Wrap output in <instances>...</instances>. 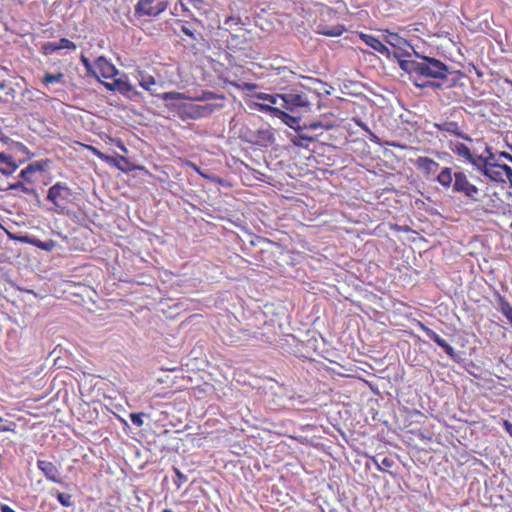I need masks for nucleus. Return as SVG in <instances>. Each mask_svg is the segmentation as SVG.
Segmentation results:
<instances>
[{"label":"nucleus","mask_w":512,"mask_h":512,"mask_svg":"<svg viewBox=\"0 0 512 512\" xmlns=\"http://www.w3.org/2000/svg\"><path fill=\"white\" fill-rule=\"evenodd\" d=\"M436 181L445 189L452 188L453 193L464 195L471 201H478L480 190L470 183L462 171L453 172L452 168L444 167L436 177Z\"/></svg>","instance_id":"obj_1"},{"label":"nucleus","mask_w":512,"mask_h":512,"mask_svg":"<svg viewBox=\"0 0 512 512\" xmlns=\"http://www.w3.org/2000/svg\"><path fill=\"white\" fill-rule=\"evenodd\" d=\"M485 152L488 156H475L474 163H472V165L491 181L503 182L502 173L500 171L493 170V168H500L502 164L496 161L495 154L492 152V148L490 146L485 148Z\"/></svg>","instance_id":"obj_2"},{"label":"nucleus","mask_w":512,"mask_h":512,"mask_svg":"<svg viewBox=\"0 0 512 512\" xmlns=\"http://www.w3.org/2000/svg\"><path fill=\"white\" fill-rule=\"evenodd\" d=\"M72 189L66 183L57 182L48 189L47 200L52 202V211L59 214H67L66 204L71 201Z\"/></svg>","instance_id":"obj_3"},{"label":"nucleus","mask_w":512,"mask_h":512,"mask_svg":"<svg viewBox=\"0 0 512 512\" xmlns=\"http://www.w3.org/2000/svg\"><path fill=\"white\" fill-rule=\"evenodd\" d=\"M416 57L420 58L421 68L418 75L419 81L421 78H432L438 79L445 78L449 74V67L442 61L428 56H421L419 53L414 51Z\"/></svg>","instance_id":"obj_4"},{"label":"nucleus","mask_w":512,"mask_h":512,"mask_svg":"<svg viewBox=\"0 0 512 512\" xmlns=\"http://www.w3.org/2000/svg\"><path fill=\"white\" fill-rule=\"evenodd\" d=\"M169 0H138L134 7L136 17L155 18L162 14L168 7Z\"/></svg>","instance_id":"obj_5"},{"label":"nucleus","mask_w":512,"mask_h":512,"mask_svg":"<svg viewBox=\"0 0 512 512\" xmlns=\"http://www.w3.org/2000/svg\"><path fill=\"white\" fill-rule=\"evenodd\" d=\"M214 111V105L204 104L198 105L190 102H184L182 107H179L178 117L183 121L196 120L210 116Z\"/></svg>","instance_id":"obj_6"},{"label":"nucleus","mask_w":512,"mask_h":512,"mask_svg":"<svg viewBox=\"0 0 512 512\" xmlns=\"http://www.w3.org/2000/svg\"><path fill=\"white\" fill-rule=\"evenodd\" d=\"M279 99L283 102L281 106L290 112H294L296 108L307 107L310 105V101L307 96L296 89L280 94Z\"/></svg>","instance_id":"obj_7"},{"label":"nucleus","mask_w":512,"mask_h":512,"mask_svg":"<svg viewBox=\"0 0 512 512\" xmlns=\"http://www.w3.org/2000/svg\"><path fill=\"white\" fill-rule=\"evenodd\" d=\"M393 56L397 59L400 68L411 76L413 82L415 80L419 81L418 75L421 68V61L403 59L402 57L411 56V53L408 51L395 52Z\"/></svg>","instance_id":"obj_8"},{"label":"nucleus","mask_w":512,"mask_h":512,"mask_svg":"<svg viewBox=\"0 0 512 512\" xmlns=\"http://www.w3.org/2000/svg\"><path fill=\"white\" fill-rule=\"evenodd\" d=\"M201 25V21L193 18V21L177 20L176 25L180 27L182 33H184L191 40L192 47H195L196 43H206L203 34L195 28V25Z\"/></svg>","instance_id":"obj_9"},{"label":"nucleus","mask_w":512,"mask_h":512,"mask_svg":"<svg viewBox=\"0 0 512 512\" xmlns=\"http://www.w3.org/2000/svg\"><path fill=\"white\" fill-rule=\"evenodd\" d=\"M254 138H244L247 143L252 145L268 147L275 143L276 138L272 128H261L253 132Z\"/></svg>","instance_id":"obj_10"},{"label":"nucleus","mask_w":512,"mask_h":512,"mask_svg":"<svg viewBox=\"0 0 512 512\" xmlns=\"http://www.w3.org/2000/svg\"><path fill=\"white\" fill-rule=\"evenodd\" d=\"M9 238L13 239L15 241L21 242V243L33 245V246H35L41 250L47 251V252L52 251L57 245V242L52 239H50L48 241H41L40 239L32 237L28 234H25V235L9 234Z\"/></svg>","instance_id":"obj_11"},{"label":"nucleus","mask_w":512,"mask_h":512,"mask_svg":"<svg viewBox=\"0 0 512 512\" xmlns=\"http://www.w3.org/2000/svg\"><path fill=\"white\" fill-rule=\"evenodd\" d=\"M113 88L115 91L126 96L130 100L137 101L142 96L141 92L134 89L131 83L127 80L126 76L116 78L112 81Z\"/></svg>","instance_id":"obj_12"},{"label":"nucleus","mask_w":512,"mask_h":512,"mask_svg":"<svg viewBox=\"0 0 512 512\" xmlns=\"http://www.w3.org/2000/svg\"><path fill=\"white\" fill-rule=\"evenodd\" d=\"M160 98L166 102V107L169 111L175 113L177 116L179 115V107H182L183 100L186 99L184 93L171 91L165 92L160 95Z\"/></svg>","instance_id":"obj_13"},{"label":"nucleus","mask_w":512,"mask_h":512,"mask_svg":"<svg viewBox=\"0 0 512 512\" xmlns=\"http://www.w3.org/2000/svg\"><path fill=\"white\" fill-rule=\"evenodd\" d=\"M37 467L44 474L47 480L59 484L63 483L59 469L52 462L47 460H38Z\"/></svg>","instance_id":"obj_14"},{"label":"nucleus","mask_w":512,"mask_h":512,"mask_svg":"<svg viewBox=\"0 0 512 512\" xmlns=\"http://www.w3.org/2000/svg\"><path fill=\"white\" fill-rule=\"evenodd\" d=\"M250 244L256 248H258V253L261 254L260 261H263L266 263V259H269V257H266V254H270L271 248L276 246V243L263 237L256 236L254 239L250 241Z\"/></svg>","instance_id":"obj_15"},{"label":"nucleus","mask_w":512,"mask_h":512,"mask_svg":"<svg viewBox=\"0 0 512 512\" xmlns=\"http://www.w3.org/2000/svg\"><path fill=\"white\" fill-rule=\"evenodd\" d=\"M77 48L76 44L70 41L67 38H61L59 42H46L42 46V52L45 55H51L55 51L60 49H72L75 50Z\"/></svg>","instance_id":"obj_16"},{"label":"nucleus","mask_w":512,"mask_h":512,"mask_svg":"<svg viewBox=\"0 0 512 512\" xmlns=\"http://www.w3.org/2000/svg\"><path fill=\"white\" fill-rule=\"evenodd\" d=\"M434 126L437 128L438 131L454 134L457 137H459L465 141H469V142L472 141V138L469 135H467L463 131H461L457 122L445 121L443 123H435Z\"/></svg>","instance_id":"obj_17"},{"label":"nucleus","mask_w":512,"mask_h":512,"mask_svg":"<svg viewBox=\"0 0 512 512\" xmlns=\"http://www.w3.org/2000/svg\"><path fill=\"white\" fill-rule=\"evenodd\" d=\"M95 66L99 69L104 78H114L119 72L116 67L110 63L104 56H100L95 61Z\"/></svg>","instance_id":"obj_18"},{"label":"nucleus","mask_w":512,"mask_h":512,"mask_svg":"<svg viewBox=\"0 0 512 512\" xmlns=\"http://www.w3.org/2000/svg\"><path fill=\"white\" fill-rule=\"evenodd\" d=\"M361 39L365 42L366 45L373 48L377 52H379L382 55L387 56L388 58L391 55V52L389 48L383 43V41L379 40L378 38L368 35V34H361Z\"/></svg>","instance_id":"obj_19"},{"label":"nucleus","mask_w":512,"mask_h":512,"mask_svg":"<svg viewBox=\"0 0 512 512\" xmlns=\"http://www.w3.org/2000/svg\"><path fill=\"white\" fill-rule=\"evenodd\" d=\"M277 118L280 119L288 127L293 129L295 132L303 131V124H301L302 118L300 116H295L281 110Z\"/></svg>","instance_id":"obj_20"},{"label":"nucleus","mask_w":512,"mask_h":512,"mask_svg":"<svg viewBox=\"0 0 512 512\" xmlns=\"http://www.w3.org/2000/svg\"><path fill=\"white\" fill-rule=\"evenodd\" d=\"M18 166L12 156L0 153V173L10 176L17 170Z\"/></svg>","instance_id":"obj_21"},{"label":"nucleus","mask_w":512,"mask_h":512,"mask_svg":"<svg viewBox=\"0 0 512 512\" xmlns=\"http://www.w3.org/2000/svg\"><path fill=\"white\" fill-rule=\"evenodd\" d=\"M415 165L418 169L423 170L427 175L435 173L439 168V163L424 156L418 157L415 161Z\"/></svg>","instance_id":"obj_22"},{"label":"nucleus","mask_w":512,"mask_h":512,"mask_svg":"<svg viewBox=\"0 0 512 512\" xmlns=\"http://www.w3.org/2000/svg\"><path fill=\"white\" fill-rule=\"evenodd\" d=\"M48 160L35 161L29 164L26 168L22 169L19 178H22L26 181L30 180V175L37 171H45V167L47 166Z\"/></svg>","instance_id":"obj_23"},{"label":"nucleus","mask_w":512,"mask_h":512,"mask_svg":"<svg viewBox=\"0 0 512 512\" xmlns=\"http://www.w3.org/2000/svg\"><path fill=\"white\" fill-rule=\"evenodd\" d=\"M451 150L460 157H463L471 164L474 163L475 156L470 151L469 147L461 142H450Z\"/></svg>","instance_id":"obj_24"},{"label":"nucleus","mask_w":512,"mask_h":512,"mask_svg":"<svg viewBox=\"0 0 512 512\" xmlns=\"http://www.w3.org/2000/svg\"><path fill=\"white\" fill-rule=\"evenodd\" d=\"M1 191L7 190H21L25 194L32 195L37 203H40V198L37 191L34 188L27 187L22 181H17L15 183H10L7 187H0Z\"/></svg>","instance_id":"obj_25"},{"label":"nucleus","mask_w":512,"mask_h":512,"mask_svg":"<svg viewBox=\"0 0 512 512\" xmlns=\"http://www.w3.org/2000/svg\"><path fill=\"white\" fill-rule=\"evenodd\" d=\"M383 41L400 51L404 46L409 45L406 39L393 32H387V34L383 36Z\"/></svg>","instance_id":"obj_26"},{"label":"nucleus","mask_w":512,"mask_h":512,"mask_svg":"<svg viewBox=\"0 0 512 512\" xmlns=\"http://www.w3.org/2000/svg\"><path fill=\"white\" fill-rule=\"evenodd\" d=\"M304 80L307 82V84H302V87L307 88L308 90H313L317 94H321L322 90L326 95L330 94V91L325 89L326 83L322 82L321 80L311 77H305Z\"/></svg>","instance_id":"obj_27"},{"label":"nucleus","mask_w":512,"mask_h":512,"mask_svg":"<svg viewBox=\"0 0 512 512\" xmlns=\"http://www.w3.org/2000/svg\"><path fill=\"white\" fill-rule=\"evenodd\" d=\"M344 30L345 29L342 25H336V26H332V27L319 25L317 27L316 33L325 35V36H329V37H338V36L342 35Z\"/></svg>","instance_id":"obj_28"},{"label":"nucleus","mask_w":512,"mask_h":512,"mask_svg":"<svg viewBox=\"0 0 512 512\" xmlns=\"http://www.w3.org/2000/svg\"><path fill=\"white\" fill-rule=\"evenodd\" d=\"M497 309L499 312H501L509 321V323L512 326V306L510 303L505 299V297L498 295V306Z\"/></svg>","instance_id":"obj_29"},{"label":"nucleus","mask_w":512,"mask_h":512,"mask_svg":"<svg viewBox=\"0 0 512 512\" xmlns=\"http://www.w3.org/2000/svg\"><path fill=\"white\" fill-rule=\"evenodd\" d=\"M290 140L294 146L301 147V148H307L308 147L307 142H313L316 139H315V137L304 134V133H302V131H300V132H297V135L293 136Z\"/></svg>","instance_id":"obj_30"},{"label":"nucleus","mask_w":512,"mask_h":512,"mask_svg":"<svg viewBox=\"0 0 512 512\" xmlns=\"http://www.w3.org/2000/svg\"><path fill=\"white\" fill-rule=\"evenodd\" d=\"M108 164L115 166L116 168L123 172H128L133 169L130 161L125 156L121 155L114 156V161Z\"/></svg>","instance_id":"obj_31"},{"label":"nucleus","mask_w":512,"mask_h":512,"mask_svg":"<svg viewBox=\"0 0 512 512\" xmlns=\"http://www.w3.org/2000/svg\"><path fill=\"white\" fill-rule=\"evenodd\" d=\"M414 85L421 89L431 88L433 90H439V89L445 88L444 80H440V81H431V80L417 81V80H415Z\"/></svg>","instance_id":"obj_32"},{"label":"nucleus","mask_w":512,"mask_h":512,"mask_svg":"<svg viewBox=\"0 0 512 512\" xmlns=\"http://www.w3.org/2000/svg\"><path fill=\"white\" fill-rule=\"evenodd\" d=\"M440 80H444L445 88H453L458 85L460 74L458 71H451L449 69V74L445 78H440Z\"/></svg>","instance_id":"obj_33"},{"label":"nucleus","mask_w":512,"mask_h":512,"mask_svg":"<svg viewBox=\"0 0 512 512\" xmlns=\"http://www.w3.org/2000/svg\"><path fill=\"white\" fill-rule=\"evenodd\" d=\"M139 84L143 89L151 92V94H155V90L152 88V86L156 85L154 77L150 75H141Z\"/></svg>","instance_id":"obj_34"},{"label":"nucleus","mask_w":512,"mask_h":512,"mask_svg":"<svg viewBox=\"0 0 512 512\" xmlns=\"http://www.w3.org/2000/svg\"><path fill=\"white\" fill-rule=\"evenodd\" d=\"M17 424L0 416V432H16Z\"/></svg>","instance_id":"obj_35"},{"label":"nucleus","mask_w":512,"mask_h":512,"mask_svg":"<svg viewBox=\"0 0 512 512\" xmlns=\"http://www.w3.org/2000/svg\"><path fill=\"white\" fill-rule=\"evenodd\" d=\"M55 495L57 500L63 507L73 506V502L71 500L72 496L70 494L56 491Z\"/></svg>","instance_id":"obj_36"},{"label":"nucleus","mask_w":512,"mask_h":512,"mask_svg":"<svg viewBox=\"0 0 512 512\" xmlns=\"http://www.w3.org/2000/svg\"><path fill=\"white\" fill-rule=\"evenodd\" d=\"M302 127H303V130H317L319 128L320 129L324 128V129L328 130V129H330L332 127V125L331 124L324 125L320 121H312L310 123H304Z\"/></svg>","instance_id":"obj_37"},{"label":"nucleus","mask_w":512,"mask_h":512,"mask_svg":"<svg viewBox=\"0 0 512 512\" xmlns=\"http://www.w3.org/2000/svg\"><path fill=\"white\" fill-rule=\"evenodd\" d=\"M63 78H64L63 73H56V74L46 73L43 78V82L46 84L60 83V82H62Z\"/></svg>","instance_id":"obj_38"},{"label":"nucleus","mask_w":512,"mask_h":512,"mask_svg":"<svg viewBox=\"0 0 512 512\" xmlns=\"http://www.w3.org/2000/svg\"><path fill=\"white\" fill-rule=\"evenodd\" d=\"M422 326V329L423 331L425 332V335L432 341H434L437 345H439L444 339L441 338L435 331H433L432 329L424 326V325H421Z\"/></svg>","instance_id":"obj_39"},{"label":"nucleus","mask_w":512,"mask_h":512,"mask_svg":"<svg viewBox=\"0 0 512 512\" xmlns=\"http://www.w3.org/2000/svg\"><path fill=\"white\" fill-rule=\"evenodd\" d=\"M259 107H260L261 111L270 113L274 117H278V115L280 114V112L282 110L278 107H274V106L266 105V104H260Z\"/></svg>","instance_id":"obj_40"},{"label":"nucleus","mask_w":512,"mask_h":512,"mask_svg":"<svg viewBox=\"0 0 512 512\" xmlns=\"http://www.w3.org/2000/svg\"><path fill=\"white\" fill-rule=\"evenodd\" d=\"M438 346L441 347L448 356H450L452 359L456 360L457 354H456L454 348L450 344H448L445 340H443Z\"/></svg>","instance_id":"obj_41"},{"label":"nucleus","mask_w":512,"mask_h":512,"mask_svg":"<svg viewBox=\"0 0 512 512\" xmlns=\"http://www.w3.org/2000/svg\"><path fill=\"white\" fill-rule=\"evenodd\" d=\"M91 150L99 159L106 163H112L114 161V156L106 155L94 147H91Z\"/></svg>","instance_id":"obj_42"},{"label":"nucleus","mask_w":512,"mask_h":512,"mask_svg":"<svg viewBox=\"0 0 512 512\" xmlns=\"http://www.w3.org/2000/svg\"><path fill=\"white\" fill-rule=\"evenodd\" d=\"M279 95L280 94L271 95V94L261 93L258 95V98L261 100L267 101L271 104H277L278 103L277 99L279 98Z\"/></svg>","instance_id":"obj_43"},{"label":"nucleus","mask_w":512,"mask_h":512,"mask_svg":"<svg viewBox=\"0 0 512 512\" xmlns=\"http://www.w3.org/2000/svg\"><path fill=\"white\" fill-rule=\"evenodd\" d=\"M143 416H144V413H131L129 417H130L131 422L135 426L141 427L143 425V419H142Z\"/></svg>","instance_id":"obj_44"},{"label":"nucleus","mask_w":512,"mask_h":512,"mask_svg":"<svg viewBox=\"0 0 512 512\" xmlns=\"http://www.w3.org/2000/svg\"><path fill=\"white\" fill-rule=\"evenodd\" d=\"M239 24H242V21L239 17H233V16H230V17H227L224 21V25L227 27V28H230L232 27L233 25H239Z\"/></svg>","instance_id":"obj_45"},{"label":"nucleus","mask_w":512,"mask_h":512,"mask_svg":"<svg viewBox=\"0 0 512 512\" xmlns=\"http://www.w3.org/2000/svg\"><path fill=\"white\" fill-rule=\"evenodd\" d=\"M500 169L504 171V173L506 174L507 179H508L510 185L512 186V168L509 165H507V164H502L500 166Z\"/></svg>","instance_id":"obj_46"},{"label":"nucleus","mask_w":512,"mask_h":512,"mask_svg":"<svg viewBox=\"0 0 512 512\" xmlns=\"http://www.w3.org/2000/svg\"><path fill=\"white\" fill-rule=\"evenodd\" d=\"M81 62L83 64V66L86 68L87 72L90 74H95V72L93 71V68H92V65L89 61L88 58H86L84 55L81 56Z\"/></svg>","instance_id":"obj_47"},{"label":"nucleus","mask_w":512,"mask_h":512,"mask_svg":"<svg viewBox=\"0 0 512 512\" xmlns=\"http://www.w3.org/2000/svg\"><path fill=\"white\" fill-rule=\"evenodd\" d=\"M175 473H176L177 480H178V481H175V483H176L177 487L179 488L182 482L187 481V477L184 474H182L179 469H176V468H175Z\"/></svg>","instance_id":"obj_48"},{"label":"nucleus","mask_w":512,"mask_h":512,"mask_svg":"<svg viewBox=\"0 0 512 512\" xmlns=\"http://www.w3.org/2000/svg\"><path fill=\"white\" fill-rule=\"evenodd\" d=\"M503 427L505 431L512 437V423L509 422L508 420H505L503 422Z\"/></svg>","instance_id":"obj_49"},{"label":"nucleus","mask_w":512,"mask_h":512,"mask_svg":"<svg viewBox=\"0 0 512 512\" xmlns=\"http://www.w3.org/2000/svg\"><path fill=\"white\" fill-rule=\"evenodd\" d=\"M499 158H505L512 163V155L508 152L502 151L498 154Z\"/></svg>","instance_id":"obj_50"},{"label":"nucleus","mask_w":512,"mask_h":512,"mask_svg":"<svg viewBox=\"0 0 512 512\" xmlns=\"http://www.w3.org/2000/svg\"><path fill=\"white\" fill-rule=\"evenodd\" d=\"M393 464V461L387 457H385L383 460H382V465L386 466V467H391Z\"/></svg>","instance_id":"obj_51"},{"label":"nucleus","mask_w":512,"mask_h":512,"mask_svg":"<svg viewBox=\"0 0 512 512\" xmlns=\"http://www.w3.org/2000/svg\"><path fill=\"white\" fill-rule=\"evenodd\" d=\"M0 510H1V512H16L8 505H1Z\"/></svg>","instance_id":"obj_52"},{"label":"nucleus","mask_w":512,"mask_h":512,"mask_svg":"<svg viewBox=\"0 0 512 512\" xmlns=\"http://www.w3.org/2000/svg\"><path fill=\"white\" fill-rule=\"evenodd\" d=\"M387 144H388L389 146H391V147H396V148H404V147H405L404 145H401L400 143L395 142V141L388 142Z\"/></svg>","instance_id":"obj_53"},{"label":"nucleus","mask_w":512,"mask_h":512,"mask_svg":"<svg viewBox=\"0 0 512 512\" xmlns=\"http://www.w3.org/2000/svg\"><path fill=\"white\" fill-rule=\"evenodd\" d=\"M180 4H181V7H182V10L184 12H186L188 16L192 15L191 11L187 8V6L182 1H180Z\"/></svg>","instance_id":"obj_54"},{"label":"nucleus","mask_w":512,"mask_h":512,"mask_svg":"<svg viewBox=\"0 0 512 512\" xmlns=\"http://www.w3.org/2000/svg\"><path fill=\"white\" fill-rule=\"evenodd\" d=\"M104 86H105V87H106V89H108L109 91H115V89L113 88L112 82H106V83H104Z\"/></svg>","instance_id":"obj_55"},{"label":"nucleus","mask_w":512,"mask_h":512,"mask_svg":"<svg viewBox=\"0 0 512 512\" xmlns=\"http://www.w3.org/2000/svg\"><path fill=\"white\" fill-rule=\"evenodd\" d=\"M195 7H198V5L202 4L204 0H189Z\"/></svg>","instance_id":"obj_56"},{"label":"nucleus","mask_w":512,"mask_h":512,"mask_svg":"<svg viewBox=\"0 0 512 512\" xmlns=\"http://www.w3.org/2000/svg\"><path fill=\"white\" fill-rule=\"evenodd\" d=\"M361 127L367 131L373 138H376V136L370 131V129L365 124H361Z\"/></svg>","instance_id":"obj_57"},{"label":"nucleus","mask_w":512,"mask_h":512,"mask_svg":"<svg viewBox=\"0 0 512 512\" xmlns=\"http://www.w3.org/2000/svg\"><path fill=\"white\" fill-rule=\"evenodd\" d=\"M6 94H7V95H9V96H11L12 98H14V97H15V94H16V91H15V89H14V88H10V89L7 91V93H6Z\"/></svg>","instance_id":"obj_58"},{"label":"nucleus","mask_w":512,"mask_h":512,"mask_svg":"<svg viewBox=\"0 0 512 512\" xmlns=\"http://www.w3.org/2000/svg\"><path fill=\"white\" fill-rule=\"evenodd\" d=\"M6 87H7V85H6V81H5V80H1V81H0V90L5 89Z\"/></svg>","instance_id":"obj_59"},{"label":"nucleus","mask_w":512,"mask_h":512,"mask_svg":"<svg viewBox=\"0 0 512 512\" xmlns=\"http://www.w3.org/2000/svg\"><path fill=\"white\" fill-rule=\"evenodd\" d=\"M118 147H119V148H120V150H122L123 152H127V149H126V147L124 146V144H123V143H121V142H120V143L118 144Z\"/></svg>","instance_id":"obj_60"},{"label":"nucleus","mask_w":512,"mask_h":512,"mask_svg":"<svg viewBox=\"0 0 512 512\" xmlns=\"http://www.w3.org/2000/svg\"><path fill=\"white\" fill-rule=\"evenodd\" d=\"M18 146H19V149L21 151H26L27 150V147L24 144H22V143H18Z\"/></svg>","instance_id":"obj_61"},{"label":"nucleus","mask_w":512,"mask_h":512,"mask_svg":"<svg viewBox=\"0 0 512 512\" xmlns=\"http://www.w3.org/2000/svg\"><path fill=\"white\" fill-rule=\"evenodd\" d=\"M6 260L5 254H0V263L4 262Z\"/></svg>","instance_id":"obj_62"},{"label":"nucleus","mask_w":512,"mask_h":512,"mask_svg":"<svg viewBox=\"0 0 512 512\" xmlns=\"http://www.w3.org/2000/svg\"><path fill=\"white\" fill-rule=\"evenodd\" d=\"M253 132H254V131H249V132H248V135H247V136H245V138H254V137H253Z\"/></svg>","instance_id":"obj_63"},{"label":"nucleus","mask_w":512,"mask_h":512,"mask_svg":"<svg viewBox=\"0 0 512 512\" xmlns=\"http://www.w3.org/2000/svg\"><path fill=\"white\" fill-rule=\"evenodd\" d=\"M162 512H174L171 509H163Z\"/></svg>","instance_id":"obj_64"}]
</instances>
